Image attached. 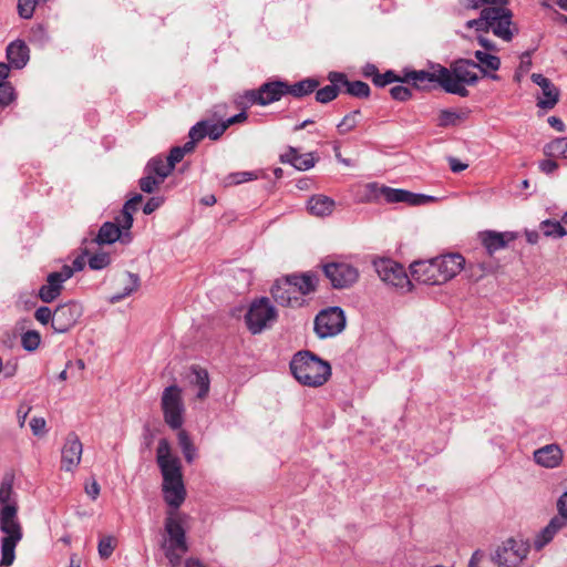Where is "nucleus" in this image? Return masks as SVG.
<instances>
[{"mask_svg": "<svg viewBox=\"0 0 567 567\" xmlns=\"http://www.w3.org/2000/svg\"><path fill=\"white\" fill-rule=\"evenodd\" d=\"M289 368L293 378L302 385L318 388L331 377V365L309 350L297 352Z\"/></svg>", "mask_w": 567, "mask_h": 567, "instance_id": "obj_1", "label": "nucleus"}, {"mask_svg": "<svg viewBox=\"0 0 567 567\" xmlns=\"http://www.w3.org/2000/svg\"><path fill=\"white\" fill-rule=\"evenodd\" d=\"M480 69L485 73L478 63L468 59H458L451 63L450 68H441V87L449 94H455L462 97H466L470 91L465 87L467 85H474L478 81V75L470 69Z\"/></svg>", "mask_w": 567, "mask_h": 567, "instance_id": "obj_2", "label": "nucleus"}, {"mask_svg": "<svg viewBox=\"0 0 567 567\" xmlns=\"http://www.w3.org/2000/svg\"><path fill=\"white\" fill-rule=\"evenodd\" d=\"M0 530L6 534L1 539L0 567H10L16 558V547L23 536L21 524L18 520L17 503L1 507Z\"/></svg>", "mask_w": 567, "mask_h": 567, "instance_id": "obj_3", "label": "nucleus"}, {"mask_svg": "<svg viewBox=\"0 0 567 567\" xmlns=\"http://www.w3.org/2000/svg\"><path fill=\"white\" fill-rule=\"evenodd\" d=\"M529 551L528 540L509 537L491 553L489 559L497 567H519Z\"/></svg>", "mask_w": 567, "mask_h": 567, "instance_id": "obj_4", "label": "nucleus"}, {"mask_svg": "<svg viewBox=\"0 0 567 567\" xmlns=\"http://www.w3.org/2000/svg\"><path fill=\"white\" fill-rule=\"evenodd\" d=\"M161 408L164 421L172 430H179L184 423V402L182 398V389L172 384L164 389L161 399Z\"/></svg>", "mask_w": 567, "mask_h": 567, "instance_id": "obj_5", "label": "nucleus"}, {"mask_svg": "<svg viewBox=\"0 0 567 567\" xmlns=\"http://www.w3.org/2000/svg\"><path fill=\"white\" fill-rule=\"evenodd\" d=\"M276 319L277 311L267 297H261L251 302L245 315L246 326L252 334L260 333L266 328H269Z\"/></svg>", "mask_w": 567, "mask_h": 567, "instance_id": "obj_6", "label": "nucleus"}, {"mask_svg": "<svg viewBox=\"0 0 567 567\" xmlns=\"http://www.w3.org/2000/svg\"><path fill=\"white\" fill-rule=\"evenodd\" d=\"M320 267L331 287L337 290L353 287L360 277L358 268L344 261H326Z\"/></svg>", "mask_w": 567, "mask_h": 567, "instance_id": "obj_7", "label": "nucleus"}, {"mask_svg": "<svg viewBox=\"0 0 567 567\" xmlns=\"http://www.w3.org/2000/svg\"><path fill=\"white\" fill-rule=\"evenodd\" d=\"M347 319L342 308L328 307L319 311L315 318L313 329L318 338L327 339L341 333L346 328Z\"/></svg>", "mask_w": 567, "mask_h": 567, "instance_id": "obj_8", "label": "nucleus"}, {"mask_svg": "<svg viewBox=\"0 0 567 567\" xmlns=\"http://www.w3.org/2000/svg\"><path fill=\"white\" fill-rule=\"evenodd\" d=\"M288 82L282 80L268 81L262 83L257 90L245 91L243 97L252 104L268 105L278 102L287 95Z\"/></svg>", "mask_w": 567, "mask_h": 567, "instance_id": "obj_9", "label": "nucleus"}, {"mask_svg": "<svg viewBox=\"0 0 567 567\" xmlns=\"http://www.w3.org/2000/svg\"><path fill=\"white\" fill-rule=\"evenodd\" d=\"M375 271L380 279L398 288L411 290L412 282L404 267L392 259H380L374 262Z\"/></svg>", "mask_w": 567, "mask_h": 567, "instance_id": "obj_10", "label": "nucleus"}, {"mask_svg": "<svg viewBox=\"0 0 567 567\" xmlns=\"http://www.w3.org/2000/svg\"><path fill=\"white\" fill-rule=\"evenodd\" d=\"M83 315V307L80 302L71 300L59 305L54 309L53 330L56 333H65L73 328Z\"/></svg>", "mask_w": 567, "mask_h": 567, "instance_id": "obj_11", "label": "nucleus"}, {"mask_svg": "<svg viewBox=\"0 0 567 567\" xmlns=\"http://www.w3.org/2000/svg\"><path fill=\"white\" fill-rule=\"evenodd\" d=\"M379 195L384 197L388 203H405L410 206H422L439 200L437 197L431 195L412 193L410 190L388 186L380 187Z\"/></svg>", "mask_w": 567, "mask_h": 567, "instance_id": "obj_12", "label": "nucleus"}, {"mask_svg": "<svg viewBox=\"0 0 567 567\" xmlns=\"http://www.w3.org/2000/svg\"><path fill=\"white\" fill-rule=\"evenodd\" d=\"M156 462L162 477H183L181 461L171 454V445L166 439L158 442Z\"/></svg>", "mask_w": 567, "mask_h": 567, "instance_id": "obj_13", "label": "nucleus"}, {"mask_svg": "<svg viewBox=\"0 0 567 567\" xmlns=\"http://www.w3.org/2000/svg\"><path fill=\"white\" fill-rule=\"evenodd\" d=\"M495 13L489 14L491 30L502 40L509 42L514 37V31L511 29L514 25L512 18L513 12L506 7H491Z\"/></svg>", "mask_w": 567, "mask_h": 567, "instance_id": "obj_14", "label": "nucleus"}, {"mask_svg": "<svg viewBox=\"0 0 567 567\" xmlns=\"http://www.w3.org/2000/svg\"><path fill=\"white\" fill-rule=\"evenodd\" d=\"M441 68L443 65L437 64L434 72L426 70H403L402 83H410L414 89L421 91H430L431 86L427 83H437L441 87Z\"/></svg>", "mask_w": 567, "mask_h": 567, "instance_id": "obj_15", "label": "nucleus"}, {"mask_svg": "<svg viewBox=\"0 0 567 567\" xmlns=\"http://www.w3.org/2000/svg\"><path fill=\"white\" fill-rule=\"evenodd\" d=\"M410 270L412 279L417 282L431 286L444 284L434 258L414 261Z\"/></svg>", "mask_w": 567, "mask_h": 567, "instance_id": "obj_16", "label": "nucleus"}, {"mask_svg": "<svg viewBox=\"0 0 567 567\" xmlns=\"http://www.w3.org/2000/svg\"><path fill=\"white\" fill-rule=\"evenodd\" d=\"M164 528L168 536L166 546H173L175 548H179V551L182 553H187L189 547L187 544L186 530L182 520L176 517L173 512H168L164 522Z\"/></svg>", "mask_w": 567, "mask_h": 567, "instance_id": "obj_17", "label": "nucleus"}, {"mask_svg": "<svg viewBox=\"0 0 567 567\" xmlns=\"http://www.w3.org/2000/svg\"><path fill=\"white\" fill-rule=\"evenodd\" d=\"M82 450L79 436L73 432L69 433L61 451V468L66 472L73 471L80 464Z\"/></svg>", "mask_w": 567, "mask_h": 567, "instance_id": "obj_18", "label": "nucleus"}, {"mask_svg": "<svg viewBox=\"0 0 567 567\" xmlns=\"http://www.w3.org/2000/svg\"><path fill=\"white\" fill-rule=\"evenodd\" d=\"M162 491L164 501L174 509L181 507L187 494L183 477H163Z\"/></svg>", "mask_w": 567, "mask_h": 567, "instance_id": "obj_19", "label": "nucleus"}, {"mask_svg": "<svg viewBox=\"0 0 567 567\" xmlns=\"http://www.w3.org/2000/svg\"><path fill=\"white\" fill-rule=\"evenodd\" d=\"M117 240L124 245L130 244L132 241V234L122 233L120 226L115 225L113 221H105L102 224L95 238L92 239L91 243L103 246L114 244Z\"/></svg>", "mask_w": 567, "mask_h": 567, "instance_id": "obj_20", "label": "nucleus"}, {"mask_svg": "<svg viewBox=\"0 0 567 567\" xmlns=\"http://www.w3.org/2000/svg\"><path fill=\"white\" fill-rule=\"evenodd\" d=\"M443 282L454 278L465 265V258L461 254H446L434 258Z\"/></svg>", "mask_w": 567, "mask_h": 567, "instance_id": "obj_21", "label": "nucleus"}, {"mask_svg": "<svg viewBox=\"0 0 567 567\" xmlns=\"http://www.w3.org/2000/svg\"><path fill=\"white\" fill-rule=\"evenodd\" d=\"M480 238L487 254L492 256L494 252L506 248L511 241H514L517 234L514 231L485 230L480 234Z\"/></svg>", "mask_w": 567, "mask_h": 567, "instance_id": "obj_22", "label": "nucleus"}, {"mask_svg": "<svg viewBox=\"0 0 567 567\" xmlns=\"http://www.w3.org/2000/svg\"><path fill=\"white\" fill-rule=\"evenodd\" d=\"M6 56L12 68L21 70L30 60V49L23 40L17 39L8 44Z\"/></svg>", "mask_w": 567, "mask_h": 567, "instance_id": "obj_23", "label": "nucleus"}, {"mask_svg": "<svg viewBox=\"0 0 567 567\" xmlns=\"http://www.w3.org/2000/svg\"><path fill=\"white\" fill-rule=\"evenodd\" d=\"M282 164H290L298 171H308L312 168L318 158L315 153L299 154L298 150L293 146H288L287 152L279 157Z\"/></svg>", "mask_w": 567, "mask_h": 567, "instance_id": "obj_24", "label": "nucleus"}, {"mask_svg": "<svg viewBox=\"0 0 567 567\" xmlns=\"http://www.w3.org/2000/svg\"><path fill=\"white\" fill-rule=\"evenodd\" d=\"M534 461L547 468H554L563 461V451L557 444L545 445L534 452Z\"/></svg>", "mask_w": 567, "mask_h": 567, "instance_id": "obj_25", "label": "nucleus"}, {"mask_svg": "<svg viewBox=\"0 0 567 567\" xmlns=\"http://www.w3.org/2000/svg\"><path fill=\"white\" fill-rule=\"evenodd\" d=\"M287 282L290 284L292 290L307 296L317 290L319 278L316 274L308 271L301 275L292 274L287 276Z\"/></svg>", "mask_w": 567, "mask_h": 567, "instance_id": "obj_26", "label": "nucleus"}, {"mask_svg": "<svg viewBox=\"0 0 567 567\" xmlns=\"http://www.w3.org/2000/svg\"><path fill=\"white\" fill-rule=\"evenodd\" d=\"M565 526L566 522L564 518L559 517L558 515L554 516L549 523L536 535L534 539V548L536 550L543 549Z\"/></svg>", "mask_w": 567, "mask_h": 567, "instance_id": "obj_27", "label": "nucleus"}, {"mask_svg": "<svg viewBox=\"0 0 567 567\" xmlns=\"http://www.w3.org/2000/svg\"><path fill=\"white\" fill-rule=\"evenodd\" d=\"M332 76L341 86L346 89V93L358 99H368L371 94L370 86L363 81H350L347 74L332 71Z\"/></svg>", "mask_w": 567, "mask_h": 567, "instance_id": "obj_28", "label": "nucleus"}, {"mask_svg": "<svg viewBox=\"0 0 567 567\" xmlns=\"http://www.w3.org/2000/svg\"><path fill=\"white\" fill-rule=\"evenodd\" d=\"M270 293L275 301L282 307H289L292 305V301H298V298L292 296L295 290H292L290 284L287 282V276L275 281L270 289Z\"/></svg>", "mask_w": 567, "mask_h": 567, "instance_id": "obj_29", "label": "nucleus"}, {"mask_svg": "<svg viewBox=\"0 0 567 567\" xmlns=\"http://www.w3.org/2000/svg\"><path fill=\"white\" fill-rule=\"evenodd\" d=\"M336 208V202L326 195H313L309 198L307 209L317 217H326L332 214Z\"/></svg>", "mask_w": 567, "mask_h": 567, "instance_id": "obj_30", "label": "nucleus"}, {"mask_svg": "<svg viewBox=\"0 0 567 567\" xmlns=\"http://www.w3.org/2000/svg\"><path fill=\"white\" fill-rule=\"evenodd\" d=\"M319 85V80L315 78H306L293 84L288 83L287 94H290L296 99H301L313 93Z\"/></svg>", "mask_w": 567, "mask_h": 567, "instance_id": "obj_31", "label": "nucleus"}, {"mask_svg": "<svg viewBox=\"0 0 567 567\" xmlns=\"http://www.w3.org/2000/svg\"><path fill=\"white\" fill-rule=\"evenodd\" d=\"M328 80L330 81L329 85H326L321 89H317L316 92V101L321 104H327L334 99L338 97L340 93V82H337L332 76V72L328 74Z\"/></svg>", "mask_w": 567, "mask_h": 567, "instance_id": "obj_32", "label": "nucleus"}, {"mask_svg": "<svg viewBox=\"0 0 567 567\" xmlns=\"http://www.w3.org/2000/svg\"><path fill=\"white\" fill-rule=\"evenodd\" d=\"M172 171L173 168H171L169 164L164 162L161 157L151 158L144 168L145 174L157 177L158 182H164Z\"/></svg>", "mask_w": 567, "mask_h": 567, "instance_id": "obj_33", "label": "nucleus"}, {"mask_svg": "<svg viewBox=\"0 0 567 567\" xmlns=\"http://www.w3.org/2000/svg\"><path fill=\"white\" fill-rule=\"evenodd\" d=\"M190 371L195 377L192 383L198 386L197 398L203 400L208 395L209 392L208 372L206 369L199 365H192Z\"/></svg>", "mask_w": 567, "mask_h": 567, "instance_id": "obj_34", "label": "nucleus"}, {"mask_svg": "<svg viewBox=\"0 0 567 567\" xmlns=\"http://www.w3.org/2000/svg\"><path fill=\"white\" fill-rule=\"evenodd\" d=\"M468 111L456 112L453 110H442L439 114L440 127L456 126L461 121H464L468 116Z\"/></svg>", "mask_w": 567, "mask_h": 567, "instance_id": "obj_35", "label": "nucleus"}, {"mask_svg": "<svg viewBox=\"0 0 567 567\" xmlns=\"http://www.w3.org/2000/svg\"><path fill=\"white\" fill-rule=\"evenodd\" d=\"M177 439L185 461L189 464L193 463L196 457V447L188 433L185 430H181L177 434Z\"/></svg>", "mask_w": 567, "mask_h": 567, "instance_id": "obj_36", "label": "nucleus"}, {"mask_svg": "<svg viewBox=\"0 0 567 567\" xmlns=\"http://www.w3.org/2000/svg\"><path fill=\"white\" fill-rule=\"evenodd\" d=\"M540 89L543 91L545 99L539 100L537 102V106L545 110L553 109L557 104L559 99L558 89L554 85L551 81L548 82L547 86H540Z\"/></svg>", "mask_w": 567, "mask_h": 567, "instance_id": "obj_37", "label": "nucleus"}, {"mask_svg": "<svg viewBox=\"0 0 567 567\" xmlns=\"http://www.w3.org/2000/svg\"><path fill=\"white\" fill-rule=\"evenodd\" d=\"M495 13L491 7H485L481 10L477 19H472L466 22V28H474L476 31L488 32L491 30L489 14Z\"/></svg>", "mask_w": 567, "mask_h": 567, "instance_id": "obj_38", "label": "nucleus"}, {"mask_svg": "<svg viewBox=\"0 0 567 567\" xmlns=\"http://www.w3.org/2000/svg\"><path fill=\"white\" fill-rule=\"evenodd\" d=\"M539 228L543 231L544 236L554 239L563 238L567 235L566 228L560 224V221L557 220H543L539 225Z\"/></svg>", "mask_w": 567, "mask_h": 567, "instance_id": "obj_39", "label": "nucleus"}, {"mask_svg": "<svg viewBox=\"0 0 567 567\" xmlns=\"http://www.w3.org/2000/svg\"><path fill=\"white\" fill-rule=\"evenodd\" d=\"M126 276H127V284L123 288L122 292L113 295L111 297V302L112 303H115V302H118V301L123 300L125 297L130 296L131 293H133L134 291H136L140 288L141 279H140V276L137 274H133V272L127 271Z\"/></svg>", "mask_w": 567, "mask_h": 567, "instance_id": "obj_40", "label": "nucleus"}, {"mask_svg": "<svg viewBox=\"0 0 567 567\" xmlns=\"http://www.w3.org/2000/svg\"><path fill=\"white\" fill-rule=\"evenodd\" d=\"M544 153L550 157L567 158V136L557 137L544 146Z\"/></svg>", "mask_w": 567, "mask_h": 567, "instance_id": "obj_41", "label": "nucleus"}, {"mask_svg": "<svg viewBox=\"0 0 567 567\" xmlns=\"http://www.w3.org/2000/svg\"><path fill=\"white\" fill-rule=\"evenodd\" d=\"M478 64L486 70L497 71L501 68V59L497 55L489 54L484 51H475L474 53ZM484 74H487L486 72Z\"/></svg>", "mask_w": 567, "mask_h": 567, "instance_id": "obj_42", "label": "nucleus"}, {"mask_svg": "<svg viewBox=\"0 0 567 567\" xmlns=\"http://www.w3.org/2000/svg\"><path fill=\"white\" fill-rule=\"evenodd\" d=\"M41 342V336L37 330H29L21 337V344L25 351L32 352L37 350Z\"/></svg>", "mask_w": 567, "mask_h": 567, "instance_id": "obj_43", "label": "nucleus"}, {"mask_svg": "<svg viewBox=\"0 0 567 567\" xmlns=\"http://www.w3.org/2000/svg\"><path fill=\"white\" fill-rule=\"evenodd\" d=\"M87 257L89 267L92 270H102L111 264V256L105 251H99Z\"/></svg>", "mask_w": 567, "mask_h": 567, "instance_id": "obj_44", "label": "nucleus"}, {"mask_svg": "<svg viewBox=\"0 0 567 567\" xmlns=\"http://www.w3.org/2000/svg\"><path fill=\"white\" fill-rule=\"evenodd\" d=\"M16 90L8 81L0 82V106L6 107L16 100Z\"/></svg>", "mask_w": 567, "mask_h": 567, "instance_id": "obj_45", "label": "nucleus"}, {"mask_svg": "<svg viewBox=\"0 0 567 567\" xmlns=\"http://www.w3.org/2000/svg\"><path fill=\"white\" fill-rule=\"evenodd\" d=\"M372 83L378 87H384L391 83H402V76L398 75L393 70H388L384 73H378Z\"/></svg>", "mask_w": 567, "mask_h": 567, "instance_id": "obj_46", "label": "nucleus"}, {"mask_svg": "<svg viewBox=\"0 0 567 567\" xmlns=\"http://www.w3.org/2000/svg\"><path fill=\"white\" fill-rule=\"evenodd\" d=\"M360 114H361L360 110H354V111L350 112L349 114H347L337 126L339 133L347 134L350 131H352L358 124L357 117Z\"/></svg>", "mask_w": 567, "mask_h": 567, "instance_id": "obj_47", "label": "nucleus"}, {"mask_svg": "<svg viewBox=\"0 0 567 567\" xmlns=\"http://www.w3.org/2000/svg\"><path fill=\"white\" fill-rule=\"evenodd\" d=\"M13 487V475L7 474L0 484V504L2 506L11 505L9 503Z\"/></svg>", "mask_w": 567, "mask_h": 567, "instance_id": "obj_48", "label": "nucleus"}, {"mask_svg": "<svg viewBox=\"0 0 567 567\" xmlns=\"http://www.w3.org/2000/svg\"><path fill=\"white\" fill-rule=\"evenodd\" d=\"M115 549V538L113 536H105L100 539L97 550L102 559H107L112 556Z\"/></svg>", "mask_w": 567, "mask_h": 567, "instance_id": "obj_49", "label": "nucleus"}, {"mask_svg": "<svg viewBox=\"0 0 567 567\" xmlns=\"http://www.w3.org/2000/svg\"><path fill=\"white\" fill-rule=\"evenodd\" d=\"M162 548L165 550V557L167 558L171 567H179L185 553L179 551V548L166 546V540L163 542Z\"/></svg>", "mask_w": 567, "mask_h": 567, "instance_id": "obj_50", "label": "nucleus"}, {"mask_svg": "<svg viewBox=\"0 0 567 567\" xmlns=\"http://www.w3.org/2000/svg\"><path fill=\"white\" fill-rule=\"evenodd\" d=\"M205 121H206L205 130L207 132V136L213 141L219 140L227 130V125H225L224 122L214 123L213 120H205Z\"/></svg>", "mask_w": 567, "mask_h": 567, "instance_id": "obj_51", "label": "nucleus"}, {"mask_svg": "<svg viewBox=\"0 0 567 567\" xmlns=\"http://www.w3.org/2000/svg\"><path fill=\"white\" fill-rule=\"evenodd\" d=\"M133 214L122 208L120 214L115 217V225L120 226L122 233H131L130 229L133 226Z\"/></svg>", "mask_w": 567, "mask_h": 567, "instance_id": "obj_52", "label": "nucleus"}, {"mask_svg": "<svg viewBox=\"0 0 567 567\" xmlns=\"http://www.w3.org/2000/svg\"><path fill=\"white\" fill-rule=\"evenodd\" d=\"M39 0H18V13L22 19H31Z\"/></svg>", "mask_w": 567, "mask_h": 567, "instance_id": "obj_53", "label": "nucleus"}, {"mask_svg": "<svg viewBox=\"0 0 567 567\" xmlns=\"http://www.w3.org/2000/svg\"><path fill=\"white\" fill-rule=\"evenodd\" d=\"M162 183L163 182H158V178L151 174H145V176L138 181L141 190L147 194H152Z\"/></svg>", "mask_w": 567, "mask_h": 567, "instance_id": "obj_54", "label": "nucleus"}, {"mask_svg": "<svg viewBox=\"0 0 567 567\" xmlns=\"http://www.w3.org/2000/svg\"><path fill=\"white\" fill-rule=\"evenodd\" d=\"M390 95L393 100L399 102H405L412 99L413 94L411 89L403 85H395L390 89Z\"/></svg>", "mask_w": 567, "mask_h": 567, "instance_id": "obj_55", "label": "nucleus"}, {"mask_svg": "<svg viewBox=\"0 0 567 567\" xmlns=\"http://www.w3.org/2000/svg\"><path fill=\"white\" fill-rule=\"evenodd\" d=\"M34 318L42 324H48L51 322V327L53 328L54 311H52L49 307H39L34 312Z\"/></svg>", "mask_w": 567, "mask_h": 567, "instance_id": "obj_56", "label": "nucleus"}, {"mask_svg": "<svg viewBox=\"0 0 567 567\" xmlns=\"http://www.w3.org/2000/svg\"><path fill=\"white\" fill-rule=\"evenodd\" d=\"M206 121L202 120L190 127L188 137L198 143L207 136Z\"/></svg>", "mask_w": 567, "mask_h": 567, "instance_id": "obj_57", "label": "nucleus"}, {"mask_svg": "<svg viewBox=\"0 0 567 567\" xmlns=\"http://www.w3.org/2000/svg\"><path fill=\"white\" fill-rule=\"evenodd\" d=\"M61 295L60 291H58L55 288L53 287H50L49 285H43L41 286V288L39 289V298L45 302V303H50L52 302L53 300H55L59 296Z\"/></svg>", "mask_w": 567, "mask_h": 567, "instance_id": "obj_58", "label": "nucleus"}, {"mask_svg": "<svg viewBox=\"0 0 567 567\" xmlns=\"http://www.w3.org/2000/svg\"><path fill=\"white\" fill-rule=\"evenodd\" d=\"M256 178H257V175L252 172H237V173H233L228 176L229 183L235 184V185H238V184H241V183H245L248 181H252Z\"/></svg>", "mask_w": 567, "mask_h": 567, "instance_id": "obj_59", "label": "nucleus"}, {"mask_svg": "<svg viewBox=\"0 0 567 567\" xmlns=\"http://www.w3.org/2000/svg\"><path fill=\"white\" fill-rule=\"evenodd\" d=\"M164 203V197L162 196H154L151 197L143 207V213L145 215H151L156 209H158Z\"/></svg>", "mask_w": 567, "mask_h": 567, "instance_id": "obj_60", "label": "nucleus"}, {"mask_svg": "<svg viewBox=\"0 0 567 567\" xmlns=\"http://www.w3.org/2000/svg\"><path fill=\"white\" fill-rule=\"evenodd\" d=\"M532 66L530 52L526 51L520 56V63L518 70L515 73V79L519 81L520 74L519 72H528Z\"/></svg>", "mask_w": 567, "mask_h": 567, "instance_id": "obj_61", "label": "nucleus"}, {"mask_svg": "<svg viewBox=\"0 0 567 567\" xmlns=\"http://www.w3.org/2000/svg\"><path fill=\"white\" fill-rule=\"evenodd\" d=\"M45 420L43 417H33L30 421V427L35 436H42L45 433Z\"/></svg>", "mask_w": 567, "mask_h": 567, "instance_id": "obj_62", "label": "nucleus"}, {"mask_svg": "<svg viewBox=\"0 0 567 567\" xmlns=\"http://www.w3.org/2000/svg\"><path fill=\"white\" fill-rule=\"evenodd\" d=\"M184 152L182 151L181 146H174L169 155L167 156V163L169 164L171 168L174 169L175 165L179 163L184 157Z\"/></svg>", "mask_w": 567, "mask_h": 567, "instance_id": "obj_63", "label": "nucleus"}, {"mask_svg": "<svg viewBox=\"0 0 567 567\" xmlns=\"http://www.w3.org/2000/svg\"><path fill=\"white\" fill-rule=\"evenodd\" d=\"M558 516L567 523V492H565L557 502Z\"/></svg>", "mask_w": 567, "mask_h": 567, "instance_id": "obj_64", "label": "nucleus"}]
</instances>
